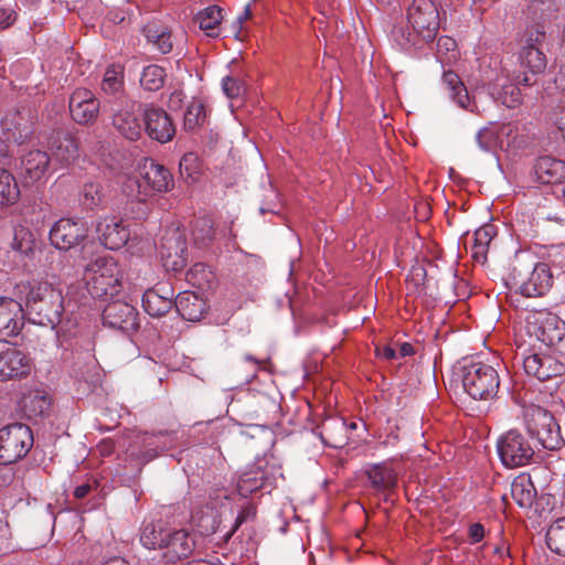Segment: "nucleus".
<instances>
[{
	"instance_id": "f257e3e1",
	"label": "nucleus",
	"mask_w": 565,
	"mask_h": 565,
	"mask_svg": "<svg viewBox=\"0 0 565 565\" xmlns=\"http://www.w3.org/2000/svg\"><path fill=\"white\" fill-rule=\"evenodd\" d=\"M25 307L34 323L55 328L62 320L64 298L62 290L47 281H33L21 286Z\"/></svg>"
},
{
	"instance_id": "f03ea898",
	"label": "nucleus",
	"mask_w": 565,
	"mask_h": 565,
	"mask_svg": "<svg viewBox=\"0 0 565 565\" xmlns=\"http://www.w3.org/2000/svg\"><path fill=\"white\" fill-rule=\"evenodd\" d=\"M553 276L544 263H539L533 268L519 263L512 267L507 280L511 290L529 298L543 296L551 288Z\"/></svg>"
},
{
	"instance_id": "7ed1b4c3",
	"label": "nucleus",
	"mask_w": 565,
	"mask_h": 565,
	"mask_svg": "<svg viewBox=\"0 0 565 565\" xmlns=\"http://www.w3.org/2000/svg\"><path fill=\"white\" fill-rule=\"evenodd\" d=\"M525 425L530 435L547 450L561 449L565 440L561 435V427L548 411L540 406H531L525 412Z\"/></svg>"
},
{
	"instance_id": "20e7f679",
	"label": "nucleus",
	"mask_w": 565,
	"mask_h": 565,
	"mask_svg": "<svg viewBox=\"0 0 565 565\" xmlns=\"http://www.w3.org/2000/svg\"><path fill=\"white\" fill-rule=\"evenodd\" d=\"M462 385L473 399L492 398L499 390V374L487 363L471 362L462 367Z\"/></svg>"
},
{
	"instance_id": "39448f33",
	"label": "nucleus",
	"mask_w": 565,
	"mask_h": 565,
	"mask_svg": "<svg viewBox=\"0 0 565 565\" xmlns=\"http://www.w3.org/2000/svg\"><path fill=\"white\" fill-rule=\"evenodd\" d=\"M31 428L22 423L0 428V465H11L23 459L33 447Z\"/></svg>"
},
{
	"instance_id": "423d86ee",
	"label": "nucleus",
	"mask_w": 565,
	"mask_h": 565,
	"mask_svg": "<svg viewBox=\"0 0 565 565\" xmlns=\"http://www.w3.org/2000/svg\"><path fill=\"white\" fill-rule=\"evenodd\" d=\"M83 267L86 273L93 274L86 281L87 290L93 298L107 300L120 291L119 279L113 275L115 263L111 259L96 257Z\"/></svg>"
},
{
	"instance_id": "0eeeda50",
	"label": "nucleus",
	"mask_w": 565,
	"mask_h": 565,
	"mask_svg": "<svg viewBox=\"0 0 565 565\" xmlns=\"http://www.w3.org/2000/svg\"><path fill=\"white\" fill-rule=\"evenodd\" d=\"M497 449L501 462L508 468L525 466L534 455L529 440L516 429H511L502 435L498 439Z\"/></svg>"
},
{
	"instance_id": "6e6552de",
	"label": "nucleus",
	"mask_w": 565,
	"mask_h": 565,
	"mask_svg": "<svg viewBox=\"0 0 565 565\" xmlns=\"http://www.w3.org/2000/svg\"><path fill=\"white\" fill-rule=\"evenodd\" d=\"M407 19L414 32L425 42L433 41L439 29V14L431 0H413Z\"/></svg>"
},
{
	"instance_id": "1a4fd4ad",
	"label": "nucleus",
	"mask_w": 565,
	"mask_h": 565,
	"mask_svg": "<svg viewBox=\"0 0 565 565\" xmlns=\"http://www.w3.org/2000/svg\"><path fill=\"white\" fill-rule=\"evenodd\" d=\"M1 134L7 141L18 145L29 140L33 135L31 110L24 106L9 110L1 119Z\"/></svg>"
},
{
	"instance_id": "9d476101",
	"label": "nucleus",
	"mask_w": 565,
	"mask_h": 565,
	"mask_svg": "<svg viewBox=\"0 0 565 565\" xmlns=\"http://www.w3.org/2000/svg\"><path fill=\"white\" fill-rule=\"evenodd\" d=\"M104 326L126 333L139 329V313L134 306L122 300L108 302L102 315Z\"/></svg>"
},
{
	"instance_id": "9b49d317",
	"label": "nucleus",
	"mask_w": 565,
	"mask_h": 565,
	"mask_svg": "<svg viewBox=\"0 0 565 565\" xmlns=\"http://www.w3.org/2000/svg\"><path fill=\"white\" fill-rule=\"evenodd\" d=\"M88 228L81 220L61 218L50 231L51 244L61 250H70L87 237Z\"/></svg>"
},
{
	"instance_id": "f8f14e48",
	"label": "nucleus",
	"mask_w": 565,
	"mask_h": 565,
	"mask_svg": "<svg viewBox=\"0 0 565 565\" xmlns=\"http://www.w3.org/2000/svg\"><path fill=\"white\" fill-rule=\"evenodd\" d=\"M529 333L546 347H554L565 338V322L551 312H540L529 322Z\"/></svg>"
},
{
	"instance_id": "ddd939ff",
	"label": "nucleus",
	"mask_w": 565,
	"mask_h": 565,
	"mask_svg": "<svg viewBox=\"0 0 565 565\" xmlns=\"http://www.w3.org/2000/svg\"><path fill=\"white\" fill-rule=\"evenodd\" d=\"M145 131L152 140L166 143L175 135V126L170 115L160 107L147 106L143 110Z\"/></svg>"
},
{
	"instance_id": "4468645a",
	"label": "nucleus",
	"mask_w": 565,
	"mask_h": 565,
	"mask_svg": "<svg viewBox=\"0 0 565 565\" xmlns=\"http://www.w3.org/2000/svg\"><path fill=\"white\" fill-rule=\"evenodd\" d=\"M99 107L98 98L89 89L77 88L70 97V114L79 125L93 124L98 117Z\"/></svg>"
},
{
	"instance_id": "2eb2a0df",
	"label": "nucleus",
	"mask_w": 565,
	"mask_h": 565,
	"mask_svg": "<svg viewBox=\"0 0 565 565\" xmlns=\"http://www.w3.org/2000/svg\"><path fill=\"white\" fill-rule=\"evenodd\" d=\"M31 370V359L22 351L10 348L0 352V382L24 379Z\"/></svg>"
},
{
	"instance_id": "dca6fc26",
	"label": "nucleus",
	"mask_w": 565,
	"mask_h": 565,
	"mask_svg": "<svg viewBox=\"0 0 565 565\" xmlns=\"http://www.w3.org/2000/svg\"><path fill=\"white\" fill-rule=\"evenodd\" d=\"M523 367L527 375L541 382L559 377L565 373V365L550 354L533 353L523 359Z\"/></svg>"
},
{
	"instance_id": "f3484780",
	"label": "nucleus",
	"mask_w": 565,
	"mask_h": 565,
	"mask_svg": "<svg viewBox=\"0 0 565 565\" xmlns=\"http://www.w3.org/2000/svg\"><path fill=\"white\" fill-rule=\"evenodd\" d=\"M24 324L23 308L12 298H0V341L7 342L22 330Z\"/></svg>"
},
{
	"instance_id": "a211bd4d",
	"label": "nucleus",
	"mask_w": 565,
	"mask_h": 565,
	"mask_svg": "<svg viewBox=\"0 0 565 565\" xmlns=\"http://www.w3.org/2000/svg\"><path fill=\"white\" fill-rule=\"evenodd\" d=\"M140 177L153 192H167L173 185V177L170 171L150 158L143 159L140 166Z\"/></svg>"
},
{
	"instance_id": "6ab92c4d",
	"label": "nucleus",
	"mask_w": 565,
	"mask_h": 565,
	"mask_svg": "<svg viewBox=\"0 0 565 565\" xmlns=\"http://www.w3.org/2000/svg\"><path fill=\"white\" fill-rule=\"evenodd\" d=\"M195 546V540L188 531L171 529L166 545H163V557L173 563L189 557Z\"/></svg>"
},
{
	"instance_id": "aec40b11",
	"label": "nucleus",
	"mask_w": 565,
	"mask_h": 565,
	"mask_svg": "<svg viewBox=\"0 0 565 565\" xmlns=\"http://www.w3.org/2000/svg\"><path fill=\"white\" fill-rule=\"evenodd\" d=\"M50 150L53 159L63 166L73 163L79 157L78 141L67 131H57L51 137Z\"/></svg>"
},
{
	"instance_id": "412c9836",
	"label": "nucleus",
	"mask_w": 565,
	"mask_h": 565,
	"mask_svg": "<svg viewBox=\"0 0 565 565\" xmlns=\"http://www.w3.org/2000/svg\"><path fill=\"white\" fill-rule=\"evenodd\" d=\"M173 296L170 288H149L143 292L142 308L151 317H163L174 306Z\"/></svg>"
},
{
	"instance_id": "4be33fe9",
	"label": "nucleus",
	"mask_w": 565,
	"mask_h": 565,
	"mask_svg": "<svg viewBox=\"0 0 565 565\" xmlns=\"http://www.w3.org/2000/svg\"><path fill=\"white\" fill-rule=\"evenodd\" d=\"M103 245L109 249H119L129 241V231L115 217L105 218L97 224Z\"/></svg>"
},
{
	"instance_id": "5701e85b",
	"label": "nucleus",
	"mask_w": 565,
	"mask_h": 565,
	"mask_svg": "<svg viewBox=\"0 0 565 565\" xmlns=\"http://www.w3.org/2000/svg\"><path fill=\"white\" fill-rule=\"evenodd\" d=\"M533 170L536 180L544 184L561 183L565 180V162L550 156L540 157Z\"/></svg>"
},
{
	"instance_id": "b1692460",
	"label": "nucleus",
	"mask_w": 565,
	"mask_h": 565,
	"mask_svg": "<svg viewBox=\"0 0 565 565\" xmlns=\"http://www.w3.org/2000/svg\"><path fill=\"white\" fill-rule=\"evenodd\" d=\"M114 128L128 140H138L142 134V125L138 116L128 107L113 109Z\"/></svg>"
},
{
	"instance_id": "393cba45",
	"label": "nucleus",
	"mask_w": 565,
	"mask_h": 565,
	"mask_svg": "<svg viewBox=\"0 0 565 565\" xmlns=\"http://www.w3.org/2000/svg\"><path fill=\"white\" fill-rule=\"evenodd\" d=\"M184 252L185 243L177 232H174L171 237H164L162 239L160 254L167 269H182L185 265V258L183 257Z\"/></svg>"
},
{
	"instance_id": "a878e982",
	"label": "nucleus",
	"mask_w": 565,
	"mask_h": 565,
	"mask_svg": "<svg viewBox=\"0 0 565 565\" xmlns=\"http://www.w3.org/2000/svg\"><path fill=\"white\" fill-rule=\"evenodd\" d=\"M20 161L24 177L32 182L42 179L50 167L49 154L39 149L21 154Z\"/></svg>"
},
{
	"instance_id": "bb28decb",
	"label": "nucleus",
	"mask_w": 565,
	"mask_h": 565,
	"mask_svg": "<svg viewBox=\"0 0 565 565\" xmlns=\"http://www.w3.org/2000/svg\"><path fill=\"white\" fill-rule=\"evenodd\" d=\"M174 307L179 315L188 321H199L203 318L205 301L192 291H182L174 298Z\"/></svg>"
},
{
	"instance_id": "cd10ccee",
	"label": "nucleus",
	"mask_w": 565,
	"mask_h": 565,
	"mask_svg": "<svg viewBox=\"0 0 565 565\" xmlns=\"http://www.w3.org/2000/svg\"><path fill=\"white\" fill-rule=\"evenodd\" d=\"M143 34L158 52L168 54L172 51L173 42L171 31L159 22H149L143 26Z\"/></svg>"
},
{
	"instance_id": "c85d7f7f",
	"label": "nucleus",
	"mask_w": 565,
	"mask_h": 565,
	"mask_svg": "<svg viewBox=\"0 0 565 565\" xmlns=\"http://www.w3.org/2000/svg\"><path fill=\"white\" fill-rule=\"evenodd\" d=\"M170 530L161 521L145 523L141 527L140 542L149 550H163Z\"/></svg>"
},
{
	"instance_id": "c756f323",
	"label": "nucleus",
	"mask_w": 565,
	"mask_h": 565,
	"mask_svg": "<svg viewBox=\"0 0 565 565\" xmlns=\"http://www.w3.org/2000/svg\"><path fill=\"white\" fill-rule=\"evenodd\" d=\"M269 480L268 473L262 466L244 472L237 482V490L242 497H248L265 487Z\"/></svg>"
},
{
	"instance_id": "7c9ffc66",
	"label": "nucleus",
	"mask_w": 565,
	"mask_h": 565,
	"mask_svg": "<svg viewBox=\"0 0 565 565\" xmlns=\"http://www.w3.org/2000/svg\"><path fill=\"white\" fill-rule=\"evenodd\" d=\"M366 475L372 487L376 490H391L397 483L396 472L384 463L374 465L367 470Z\"/></svg>"
},
{
	"instance_id": "2f4dec72",
	"label": "nucleus",
	"mask_w": 565,
	"mask_h": 565,
	"mask_svg": "<svg viewBox=\"0 0 565 565\" xmlns=\"http://www.w3.org/2000/svg\"><path fill=\"white\" fill-rule=\"evenodd\" d=\"M536 495V490L527 477H518L511 483V497L520 508H530Z\"/></svg>"
},
{
	"instance_id": "473e14b6",
	"label": "nucleus",
	"mask_w": 565,
	"mask_h": 565,
	"mask_svg": "<svg viewBox=\"0 0 565 565\" xmlns=\"http://www.w3.org/2000/svg\"><path fill=\"white\" fill-rule=\"evenodd\" d=\"M520 60L521 64L526 67L530 73H533V75L543 73L547 64L542 47L535 46L532 43L522 47Z\"/></svg>"
},
{
	"instance_id": "72a5a7b5",
	"label": "nucleus",
	"mask_w": 565,
	"mask_h": 565,
	"mask_svg": "<svg viewBox=\"0 0 565 565\" xmlns=\"http://www.w3.org/2000/svg\"><path fill=\"white\" fill-rule=\"evenodd\" d=\"M492 96L508 108H515L522 103V92L514 82L495 84L492 87Z\"/></svg>"
},
{
	"instance_id": "f704fd0d",
	"label": "nucleus",
	"mask_w": 565,
	"mask_h": 565,
	"mask_svg": "<svg viewBox=\"0 0 565 565\" xmlns=\"http://www.w3.org/2000/svg\"><path fill=\"white\" fill-rule=\"evenodd\" d=\"M494 236V227L484 225L479 227L473 234V243L471 245L472 258L479 263L487 259L489 245Z\"/></svg>"
},
{
	"instance_id": "c9c22d12",
	"label": "nucleus",
	"mask_w": 565,
	"mask_h": 565,
	"mask_svg": "<svg viewBox=\"0 0 565 565\" xmlns=\"http://www.w3.org/2000/svg\"><path fill=\"white\" fill-rule=\"evenodd\" d=\"M443 83L450 92V97L461 107L468 109L470 97L468 90L460 77L452 71H446L443 74Z\"/></svg>"
},
{
	"instance_id": "e433bc0d",
	"label": "nucleus",
	"mask_w": 565,
	"mask_h": 565,
	"mask_svg": "<svg viewBox=\"0 0 565 565\" xmlns=\"http://www.w3.org/2000/svg\"><path fill=\"white\" fill-rule=\"evenodd\" d=\"M19 196L20 189L13 174L0 169V207L13 205Z\"/></svg>"
},
{
	"instance_id": "4c0bfd02",
	"label": "nucleus",
	"mask_w": 565,
	"mask_h": 565,
	"mask_svg": "<svg viewBox=\"0 0 565 565\" xmlns=\"http://www.w3.org/2000/svg\"><path fill=\"white\" fill-rule=\"evenodd\" d=\"M106 201L103 185L99 182L90 181L83 185L81 203L88 210L102 207Z\"/></svg>"
},
{
	"instance_id": "58836bf2",
	"label": "nucleus",
	"mask_w": 565,
	"mask_h": 565,
	"mask_svg": "<svg viewBox=\"0 0 565 565\" xmlns=\"http://www.w3.org/2000/svg\"><path fill=\"white\" fill-rule=\"evenodd\" d=\"M546 544L553 553L565 556V518L557 519L550 525Z\"/></svg>"
},
{
	"instance_id": "ea45409f",
	"label": "nucleus",
	"mask_w": 565,
	"mask_h": 565,
	"mask_svg": "<svg viewBox=\"0 0 565 565\" xmlns=\"http://www.w3.org/2000/svg\"><path fill=\"white\" fill-rule=\"evenodd\" d=\"M222 18V9L217 6H211L196 14L195 22L207 35L215 36Z\"/></svg>"
},
{
	"instance_id": "a19ab883",
	"label": "nucleus",
	"mask_w": 565,
	"mask_h": 565,
	"mask_svg": "<svg viewBox=\"0 0 565 565\" xmlns=\"http://www.w3.org/2000/svg\"><path fill=\"white\" fill-rule=\"evenodd\" d=\"M166 71L157 64H150L142 70L140 85L149 92H158L164 85Z\"/></svg>"
},
{
	"instance_id": "79ce46f5",
	"label": "nucleus",
	"mask_w": 565,
	"mask_h": 565,
	"mask_svg": "<svg viewBox=\"0 0 565 565\" xmlns=\"http://www.w3.org/2000/svg\"><path fill=\"white\" fill-rule=\"evenodd\" d=\"M206 120L205 106L202 100L193 99L186 107L184 114L183 127L188 131H193L203 126Z\"/></svg>"
},
{
	"instance_id": "37998d69",
	"label": "nucleus",
	"mask_w": 565,
	"mask_h": 565,
	"mask_svg": "<svg viewBox=\"0 0 565 565\" xmlns=\"http://www.w3.org/2000/svg\"><path fill=\"white\" fill-rule=\"evenodd\" d=\"M11 247L21 255L32 254L35 248L33 233L24 226L15 227Z\"/></svg>"
},
{
	"instance_id": "c03bdc74",
	"label": "nucleus",
	"mask_w": 565,
	"mask_h": 565,
	"mask_svg": "<svg viewBox=\"0 0 565 565\" xmlns=\"http://www.w3.org/2000/svg\"><path fill=\"white\" fill-rule=\"evenodd\" d=\"M214 223L209 216H202L195 220L192 235L196 244L207 245L214 238Z\"/></svg>"
},
{
	"instance_id": "a18cd8bd",
	"label": "nucleus",
	"mask_w": 565,
	"mask_h": 565,
	"mask_svg": "<svg viewBox=\"0 0 565 565\" xmlns=\"http://www.w3.org/2000/svg\"><path fill=\"white\" fill-rule=\"evenodd\" d=\"M124 76L120 66L110 65L107 67L102 82V88L107 94H115L122 88Z\"/></svg>"
},
{
	"instance_id": "49530a36",
	"label": "nucleus",
	"mask_w": 565,
	"mask_h": 565,
	"mask_svg": "<svg viewBox=\"0 0 565 565\" xmlns=\"http://www.w3.org/2000/svg\"><path fill=\"white\" fill-rule=\"evenodd\" d=\"M22 406L29 416L43 414L50 406L47 398L40 392L30 393L22 398Z\"/></svg>"
},
{
	"instance_id": "de8ad7c7",
	"label": "nucleus",
	"mask_w": 565,
	"mask_h": 565,
	"mask_svg": "<svg viewBox=\"0 0 565 565\" xmlns=\"http://www.w3.org/2000/svg\"><path fill=\"white\" fill-rule=\"evenodd\" d=\"M179 169L182 178L186 181H195L198 179V175L200 174V160L198 154L194 152H188L185 153L179 163Z\"/></svg>"
},
{
	"instance_id": "09e8293b",
	"label": "nucleus",
	"mask_w": 565,
	"mask_h": 565,
	"mask_svg": "<svg viewBox=\"0 0 565 565\" xmlns=\"http://www.w3.org/2000/svg\"><path fill=\"white\" fill-rule=\"evenodd\" d=\"M332 426H335L340 433L345 430L344 423H323L321 426L320 438L327 446L341 448L344 445V438L340 434L334 433L332 430Z\"/></svg>"
},
{
	"instance_id": "8fccbe9b",
	"label": "nucleus",
	"mask_w": 565,
	"mask_h": 565,
	"mask_svg": "<svg viewBox=\"0 0 565 565\" xmlns=\"http://www.w3.org/2000/svg\"><path fill=\"white\" fill-rule=\"evenodd\" d=\"M477 142L484 151L492 150L497 145V134L492 128H483L477 135Z\"/></svg>"
},
{
	"instance_id": "3c124183",
	"label": "nucleus",
	"mask_w": 565,
	"mask_h": 565,
	"mask_svg": "<svg viewBox=\"0 0 565 565\" xmlns=\"http://www.w3.org/2000/svg\"><path fill=\"white\" fill-rule=\"evenodd\" d=\"M223 90L228 98L241 96L245 88L237 78L227 76L223 79Z\"/></svg>"
},
{
	"instance_id": "603ef678",
	"label": "nucleus",
	"mask_w": 565,
	"mask_h": 565,
	"mask_svg": "<svg viewBox=\"0 0 565 565\" xmlns=\"http://www.w3.org/2000/svg\"><path fill=\"white\" fill-rule=\"evenodd\" d=\"M546 33L543 30L542 26H532L526 32V40L525 45H530V43L534 44L535 46L541 47L542 44L545 42Z\"/></svg>"
},
{
	"instance_id": "864d4df0",
	"label": "nucleus",
	"mask_w": 565,
	"mask_h": 565,
	"mask_svg": "<svg viewBox=\"0 0 565 565\" xmlns=\"http://www.w3.org/2000/svg\"><path fill=\"white\" fill-rule=\"evenodd\" d=\"M17 20V12L13 9L1 8L0 9V29H7L11 26Z\"/></svg>"
},
{
	"instance_id": "5fc2aeb1",
	"label": "nucleus",
	"mask_w": 565,
	"mask_h": 565,
	"mask_svg": "<svg viewBox=\"0 0 565 565\" xmlns=\"http://www.w3.org/2000/svg\"><path fill=\"white\" fill-rule=\"evenodd\" d=\"M513 82L520 87V86H524V87H530V86H533L536 84V75H533V73H531V75L529 74H518L513 77Z\"/></svg>"
},
{
	"instance_id": "6e6d98bb",
	"label": "nucleus",
	"mask_w": 565,
	"mask_h": 565,
	"mask_svg": "<svg viewBox=\"0 0 565 565\" xmlns=\"http://www.w3.org/2000/svg\"><path fill=\"white\" fill-rule=\"evenodd\" d=\"M484 536V527L480 523H473L469 527V537L471 543L480 542Z\"/></svg>"
},
{
	"instance_id": "4d7b16f0",
	"label": "nucleus",
	"mask_w": 565,
	"mask_h": 565,
	"mask_svg": "<svg viewBox=\"0 0 565 565\" xmlns=\"http://www.w3.org/2000/svg\"><path fill=\"white\" fill-rule=\"evenodd\" d=\"M392 34L394 35L395 40L398 41L401 44L414 42V40L412 39V33L408 32L406 35L402 26H394L392 30Z\"/></svg>"
},
{
	"instance_id": "13d9d810",
	"label": "nucleus",
	"mask_w": 565,
	"mask_h": 565,
	"mask_svg": "<svg viewBox=\"0 0 565 565\" xmlns=\"http://www.w3.org/2000/svg\"><path fill=\"white\" fill-rule=\"evenodd\" d=\"M256 514V511L254 508L252 507H247L245 509H243L241 511V513L238 514V516L236 518V521H235V526L233 529V531L237 530L238 526L244 523L247 519L249 518H254Z\"/></svg>"
},
{
	"instance_id": "bf43d9fd",
	"label": "nucleus",
	"mask_w": 565,
	"mask_h": 565,
	"mask_svg": "<svg viewBox=\"0 0 565 565\" xmlns=\"http://www.w3.org/2000/svg\"><path fill=\"white\" fill-rule=\"evenodd\" d=\"M164 436H168L167 433H162V431H159L158 434H145L142 436V445L147 446V447H151V446H156L158 447L159 444L157 441L158 438L160 437H164Z\"/></svg>"
},
{
	"instance_id": "052dcab7",
	"label": "nucleus",
	"mask_w": 565,
	"mask_h": 565,
	"mask_svg": "<svg viewBox=\"0 0 565 565\" xmlns=\"http://www.w3.org/2000/svg\"><path fill=\"white\" fill-rule=\"evenodd\" d=\"M554 124L557 126L558 130L563 134L565 139V108H561L558 111L554 113Z\"/></svg>"
},
{
	"instance_id": "680f3d73",
	"label": "nucleus",
	"mask_w": 565,
	"mask_h": 565,
	"mask_svg": "<svg viewBox=\"0 0 565 565\" xmlns=\"http://www.w3.org/2000/svg\"><path fill=\"white\" fill-rule=\"evenodd\" d=\"M377 355L386 359V360H393L397 358V352L395 349H393L391 345H385L382 349H376Z\"/></svg>"
},
{
	"instance_id": "e2e57ef3",
	"label": "nucleus",
	"mask_w": 565,
	"mask_h": 565,
	"mask_svg": "<svg viewBox=\"0 0 565 565\" xmlns=\"http://www.w3.org/2000/svg\"><path fill=\"white\" fill-rule=\"evenodd\" d=\"M250 17V9H249V6H247L245 9H244V12L237 18L236 22H235V38L238 39V35H239V32L242 30V24L244 23L245 20H247L248 18Z\"/></svg>"
},
{
	"instance_id": "0e129e2a",
	"label": "nucleus",
	"mask_w": 565,
	"mask_h": 565,
	"mask_svg": "<svg viewBox=\"0 0 565 565\" xmlns=\"http://www.w3.org/2000/svg\"><path fill=\"white\" fill-rule=\"evenodd\" d=\"M98 450L102 456H109L114 451V441L113 440H103L98 445Z\"/></svg>"
},
{
	"instance_id": "69168bd1",
	"label": "nucleus",
	"mask_w": 565,
	"mask_h": 565,
	"mask_svg": "<svg viewBox=\"0 0 565 565\" xmlns=\"http://www.w3.org/2000/svg\"><path fill=\"white\" fill-rule=\"evenodd\" d=\"M92 490V486L88 483L81 484L75 488L74 490V497L76 499H83L85 498Z\"/></svg>"
},
{
	"instance_id": "338daca9",
	"label": "nucleus",
	"mask_w": 565,
	"mask_h": 565,
	"mask_svg": "<svg viewBox=\"0 0 565 565\" xmlns=\"http://www.w3.org/2000/svg\"><path fill=\"white\" fill-rule=\"evenodd\" d=\"M414 353L412 344L405 342L399 345L397 356L405 358Z\"/></svg>"
},
{
	"instance_id": "774afa93",
	"label": "nucleus",
	"mask_w": 565,
	"mask_h": 565,
	"mask_svg": "<svg viewBox=\"0 0 565 565\" xmlns=\"http://www.w3.org/2000/svg\"><path fill=\"white\" fill-rule=\"evenodd\" d=\"M104 565H128V564L121 557H114V558L108 559Z\"/></svg>"
}]
</instances>
